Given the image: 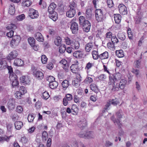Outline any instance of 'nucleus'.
<instances>
[{
    "mask_svg": "<svg viewBox=\"0 0 147 147\" xmlns=\"http://www.w3.org/2000/svg\"><path fill=\"white\" fill-rule=\"evenodd\" d=\"M7 68L9 74L10 80L12 82V86L13 87L17 86L19 84V82L17 76L13 72L12 68L11 66H7Z\"/></svg>",
    "mask_w": 147,
    "mask_h": 147,
    "instance_id": "1",
    "label": "nucleus"
},
{
    "mask_svg": "<svg viewBox=\"0 0 147 147\" xmlns=\"http://www.w3.org/2000/svg\"><path fill=\"white\" fill-rule=\"evenodd\" d=\"M21 40V38L19 35H14L13 37L12 40L11 41V46L13 48L15 47L18 45Z\"/></svg>",
    "mask_w": 147,
    "mask_h": 147,
    "instance_id": "2",
    "label": "nucleus"
},
{
    "mask_svg": "<svg viewBox=\"0 0 147 147\" xmlns=\"http://www.w3.org/2000/svg\"><path fill=\"white\" fill-rule=\"evenodd\" d=\"M109 81L108 82V85L110 88L113 91L118 90H119V88L117 87V84L115 86V82L111 76H109Z\"/></svg>",
    "mask_w": 147,
    "mask_h": 147,
    "instance_id": "3",
    "label": "nucleus"
},
{
    "mask_svg": "<svg viewBox=\"0 0 147 147\" xmlns=\"http://www.w3.org/2000/svg\"><path fill=\"white\" fill-rule=\"evenodd\" d=\"M76 107V105H73L71 109L69 107L67 108L66 111V113H71L74 115H76L78 110V109Z\"/></svg>",
    "mask_w": 147,
    "mask_h": 147,
    "instance_id": "4",
    "label": "nucleus"
},
{
    "mask_svg": "<svg viewBox=\"0 0 147 147\" xmlns=\"http://www.w3.org/2000/svg\"><path fill=\"white\" fill-rule=\"evenodd\" d=\"M15 100L13 98L9 99L7 103V107L9 110L14 109L15 107Z\"/></svg>",
    "mask_w": 147,
    "mask_h": 147,
    "instance_id": "5",
    "label": "nucleus"
},
{
    "mask_svg": "<svg viewBox=\"0 0 147 147\" xmlns=\"http://www.w3.org/2000/svg\"><path fill=\"white\" fill-rule=\"evenodd\" d=\"M70 28L73 34H77L78 32V24L76 22H73L71 24Z\"/></svg>",
    "mask_w": 147,
    "mask_h": 147,
    "instance_id": "6",
    "label": "nucleus"
},
{
    "mask_svg": "<svg viewBox=\"0 0 147 147\" xmlns=\"http://www.w3.org/2000/svg\"><path fill=\"white\" fill-rule=\"evenodd\" d=\"M73 99L72 95L70 94H67L65 95L63 100V103L64 105L67 106L68 103V101H70Z\"/></svg>",
    "mask_w": 147,
    "mask_h": 147,
    "instance_id": "7",
    "label": "nucleus"
},
{
    "mask_svg": "<svg viewBox=\"0 0 147 147\" xmlns=\"http://www.w3.org/2000/svg\"><path fill=\"white\" fill-rule=\"evenodd\" d=\"M120 13L123 15H125L127 13V10L126 6L123 4H121L118 7Z\"/></svg>",
    "mask_w": 147,
    "mask_h": 147,
    "instance_id": "8",
    "label": "nucleus"
},
{
    "mask_svg": "<svg viewBox=\"0 0 147 147\" xmlns=\"http://www.w3.org/2000/svg\"><path fill=\"white\" fill-rule=\"evenodd\" d=\"M20 82L24 85L29 84L30 82V78L28 76H23L20 77Z\"/></svg>",
    "mask_w": 147,
    "mask_h": 147,
    "instance_id": "9",
    "label": "nucleus"
},
{
    "mask_svg": "<svg viewBox=\"0 0 147 147\" xmlns=\"http://www.w3.org/2000/svg\"><path fill=\"white\" fill-rule=\"evenodd\" d=\"M38 11L33 9L30 10L29 16L32 19L37 18L38 16Z\"/></svg>",
    "mask_w": 147,
    "mask_h": 147,
    "instance_id": "10",
    "label": "nucleus"
},
{
    "mask_svg": "<svg viewBox=\"0 0 147 147\" xmlns=\"http://www.w3.org/2000/svg\"><path fill=\"white\" fill-rule=\"evenodd\" d=\"M76 14L75 9L73 8H70L67 11L66 15L68 17L71 18L74 17Z\"/></svg>",
    "mask_w": 147,
    "mask_h": 147,
    "instance_id": "11",
    "label": "nucleus"
},
{
    "mask_svg": "<svg viewBox=\"0 0 147 147\" xmlns=\"http://www.w3.org/2000/svg\"><path fill=\"white\" fill-rule=\"evenodd\" d=\"M34 76L38 80H41L44 77L43 73L41 71L38 70L34 72Z\"/></svg>",
    "mask_w": 147,
    "mask_h": 147,
    "instance_id": "12",
    "label": "nucleus"
},
{
    "mask_svg": "<svg viewBox=\"0 0 147 147\" xmlns=\"http://www.w3.org/2000/svg\"><path fill=\"white\" fill-rule=\"evenodd\" d=\"M18 55V53L17 51L14 50L12 51L9 53L7 57L8 60H11L15 58Z\"/></svg>",
    "mask_w": 147,
    "mask_h": 147,
    "instance_id": "13",
    "label": "nucleus"
},
{
    "mask_svg": "<svg viewBox=\"0 0 147 147\" xmlns=\"http://www.w3.org/2000/svg\"><path fill=\"white\" fill-rule=\"evenodd\" d=\"M35 39L38 41L43 42L44 41V39L42 34L39 32H37L35 33L34 35Z\"/></svg>",
    "mask_w": 147,
    "mask_h": 147,
    "instance_id": "14",
    "label": "nucleus"
},
{
    "mask_svg": "<svg viewBox=\"0 0 147 147\" xmlns=\"http://www.w3.org/2000/svg\"><path fill=\"white\" fill-rule=\"evenodd\" d=\"M87 125V122L86 120L85 119H82L78 122V126L80 128L84 127L86 126Z\"/></svg>",
    "mask_w": 147,
    "mask_h": 147,
    "instance_id": "15",
    "label": "nucleus"
},
{
    "mask_svg": "<svg viewBox=\"0 0 147 147\" xmlns=\"http://www.w3.org/2000/svg\"><path fill=\"white\" fill-rule=\"evenodd\" d=\"M81 77L80 76L76 78H75L74 80L72 81V85L76 87L78 86L81 80Z\"/></svg>",
    "mask_w": 147,
    "mask_h": 147,
    "instance_id": "16",
    "label": "nucleus"
},
{
    "mask_svg": "<svg viewBox=\"0 0 147 147\" xmlns=\"http://www.w3.org/2000/svg\"><path fill=\"white\" fill-rule=\"evenodd\" d=\"M127 83V81L125 79H122L120 80L119 85H117V87L119 86V88L121 89H123L124 88L125 86Z\"/></svg>",
    "mask_w": 147,
    "mask_h": 147,
    "instance_id": "17",
    "label": "nucleus"
},
{
    "mask_svg": "<svg viewBox=\"0 0 147 147\" xmlns=\"http://www.w3.org/2000/svg\"><path fill=\"white\" fill-rule=\"evenodd\" d=\"M73 56L76 59H80L82 57L83 54L80 51H76L73 53Z\"/></svg>",
    "mask_w": 147,
    "mask_h": 147,
    "instance_id": "18",
    "label": "nucleus"
},
{
    "mask_svg": "<svg viewBox=\"0 0 147 147\" xmlns=\"http://www.w3.org/2000/svg\"><path fill=\"white\" fill-rule=\"evenodd\" d=\"M13 64L15 66H20L23 65L24 63L23 61L21 59L17 58L15 59Z\"/></svg>",
    "mask_w": 147,
    "mask_h": 147,
    "instance_id": "19",
    "label": "nucleus"
},
{
    "mask_svg": "<svg viewBox=\"0 0 147 147\" xmlns=\"http://www.w3.org/2000/svg\"><path fill=\"white\" fill-rule=\"evenodd\" d=\"M111 77L114 80L116 83V82L117 81L120 80L121 78V75L119 73H115L113 74Z\"/></svg>",
    "mask_w": 147,
    "mask_h": 147,
    "instance_id": "20",
    "label": "nucleus"
},
{
    "mask_svg": "<svg viewBox=\"0 0 147 147\" xmlns=\"http://www.w3.org/2000/svg\"><path fill=\"white\" fill-rule=\"evenodd\" d=\"M49 17L54 21H56L58 18V15L56 12L49 14Z\"/></svg>",
    "mask_w": 147,
    "mask_h": 147,
    "instance_id": "21",
    "label": "nucleus"
},
{
    "mask_svg": "<svg viewBox=\"0 0 147 147\" xmlns=\"http://www.w3.org/2000/svg\"><path fill=\"white\" fill-rule=\"evenodd\" d=\"M115 21L117 24H119L121 20V17L119 14H115L114 15Z\"/></svg>",
    "mask_w": 147,
    "mask_h": 147,
    "instance_id": "22",
    "label": "nucleus"
},
{
    "mask_svg": "<svg viewBox=\"0 0 147 147\" xmlns=\"http://www.w3.org/2000/svg\"><path fill=\"white\" fill-rule=\"evenodd\" d=\"M90 90L96 93H98L99 92L98 87L94 84H91L90 85Z\"/></svg>",
    "mask_w": 147,
    "mask_h": 147,
    "instance_id": "23",
    "label": "nucleus"
},
{
    "mask_svg": "<svg viewBox=\"0 0 147 147\" xmlns=\"http://www.w3.org/2000/svg\"><path fill=\"white\" fill-rule=\"evenodd\" d=\"M15 12V7L14 4L12 3L9 6L8 13L11 15H13Z\"/></svg>",
    "mask_w": 147,
    "mask_h": 147,
    "instance_id": "24",
    "label": "nucleus"
},
{
    "mask_svg": "<svg viewBox=\"0 0 147 147\" xmlns=\"http://www.w3.org/2000/svg\"><path fill=\"white\" fill-rule=\"evenodd\" d=\"M118 103V101L117 99H112L110 100L107 102V106L109 107L111 104H112L114 106H116Z\"/></svg>",
    "mask_w": 147,
    "mask_h": 147,
    "instance_id": "25",
    "label": "nucleus"
},
{
    "mask_svg": "<svg viewBox=\"0 0 147 147\" xmlns=\"http://www.w3.org/2000/svg\"><path fill=\"white\" fill-rule=\"evenodd\" d=\"M14 125L16 129H20L23 126V123L20 121H16L14 123Z\"/></svg>",
    "mask_w": 147,
    "mask_h": 147,
    "instance_id": "26",
    "label": "nucleus"
},
{
    "mask_svg": "<svg viewBox=\"0 0 147 147\" xmlns=\"http://www.w3.org/2000/svg\"><path fill=\"white\" fill-rule=\"evenodd\" d=\"M58 85V82L55 81L50 82V83L49 84V86L50 88L53 89L56 88Z\"/></svg>",
    "mask_w": 147,
    "mask_h": 147,
    "instance_id": "27",
    "label": "nucleus"
},
{
    "mask_svg": "<svg viewBox=\"0 0 147 147\" xmlns=\"http://www.w3.org/2000/svg\"><path fill=\"white\" fill-rule=\"evenodd\" d=\"M11 136H0V142L2 143H3L4 141L8 142L10 138L11 137Z\"/></svg>",
    "mask_w": 147,
    "mask_h": 147,
    "instance_id": "28",
    "label": "nucleus"
},
{
    "mask_svg": "<svg viewBox=\"0 0 147 147\" xmlns=\"http://www.w3.org/2000/svg\"><path fill=\"white\" fill-rule=\"evenodd\" d=\"M93 46V44L92 42H90L87 44L85 48V50L86 51L89 52Z\"/></svg>",
    "mask_w": 147,
    "mask_h": 147,
    "instance_id": "29",
    "label": "nucleus"
},
{
    "mask_svg": "<svg viewBox=\"0 0 147 147\" xmlns=\"http://www.w3.org/2000/svg\"><path fill=\"white\" fill-rule=\"evenodd\" d=\"M95 16L96 21L98 22H103L105 18L104 15Z\"/></svg>",
    "mask_w": 147,
    "mask_h": 147,
    "instance_id": "30",
    "label": "nucleus"
},
{
    "mask_svg": "<svg viewBox=\"0 0 147 147\" xmlns=\"http://www.w3.org/2000/svg\"><path fill=\"white\" fill-rule=\"evenodd\" d=\"M109 57L108 53L107 51H105L103 53L99 55V58L101 59H107Z\"/></svg>",
    "mask_w": 147,
    "mask_h": 147,
    "instance_id": "31",
    "label": "nucleus"
},
{
    "mask_svg": "<svg viewBox=\"0 0 147 147\" xmlns=\"http://www.w3.org/2000/svg\"><path fill=\"white\" fill-rule=\"evenodd\" d=\"M69 81L66 80H64L62 83L61 85L63 89L64 90H65L69 86Z\"/></svg>",
    "mask_w": 147,
    "mask_h": 147,
    "instance_id": "32",
    "label": "nucleus"
},
{
    "mask_svg": "<svg viewBox=\"0 0 147 147\" xmlns=\"http://www.w3.org/2000/svg\"><path fill=\"white\" fill-rule=\"evenodd\" d=\"M71 46L73 49H78L80 47L79 43L78 42L75 41L72 42Z\"/></svg>",
    "mask_w": 147,
    "mask_h": 147,
    "instance_id": "33",
    "label": "nucleus"
},
{
    "mask_svg": "<svg viewBox=\"0 0 147 147\" xmlns=\"http://www.w3.org/2000/svg\"><path fill=\"white\" fill-rule=\"evenodd\" d=\"M61 39L59 36L57 37L56 38L54 39V43L57 46H61Z\"/></svg>",
    "mask_w": 147,
    "mask_h": 147,
    "instance_id": "34",
    "label": "nucleus"
},
{
    "mask_svg": "<svg viewBox=\"0 0 147 147\" xmlns=\"http://www.w3.org/2000/svg\"><path fill=\"white\" fill-rule=\"evenodd\" d=\"M115 53L116 56L118 57L121 58L124 56L123 51L122 50L116 51Z\"/></svg>",
    "mask_w": 147,
    "mask_h": 147,
    "instance_id": "35",
    "label": "nucleus"
},
{
    "mask_svg": "<svg viewBox=\"0 0 147 147\" xmlns=\"http://www.w3.org/2000/svg\"><path fill=\"white\" fill-rule=\"evenodd\" d=\"M48 138V134L47 132L44 131L42 133V140L44 142H45Z\"/></svg>",
    "mask_w": 147,
    "mask_h": 147,
    "instance_id": "36",
    "label": "nucleus"
},
{
    "mask_svg": "<svg viewBox=\"0 0 147 147\" xmlns=\"http://www.w3.org/2000/svg\"><path fill=\"white\" fill-rule=\"evenodd\" d=\"M28 43L31 46L34 45L35 43V39L32 37H30L28 39Z\"/></svg>",
    "mask_w": 147,
    "mask_h": 147,
    "instance_id": "37",
    "label": "nucleus"
},
{
    "mask_svg": "<svg viewBox=\"0 0 147 147\" xmlns=\"http://www.w3.org/2000/svg\"><path fill=\"white\" fill-rule=\"evenodd\" d=\"M117 36L119 39L122 40H124L125 39V36L123 33H118L117 34Z\"/></svg>",
    "mask_w": 147,
    "mask_h": 147,
    "instance_id": "38",
    "label": "nucleus"
},
{
    "mask_svg": "<svg viewBox=\"0 0 147 147\" xmlns=\"http://www.w3.org/2000/svg\"><path fill=\"white\" fill-rule=\"evenodd\" d=\"M116 117L118 118L117 119H119L120 121L121 118H122L123 115L122 110L121 109L119 110L116 112Z\"/></svg>",
    "mask_w": 147,
    "mask_h": 147,
    "instance_id": "39",
    "label": "nucleus"
},
{
    "mask_svg": "<svg viewBox=\"0 0 147 147\" xmlns=\"http://www.w3.org/2000/svg\"><path fill=\"white\" fill-rule=\"evenodd\" d=\"M93 58L94 59H97L99 57V55L98 54V52L97 51H93L92 52Z\"/></svg>",
    "mask_w": 147,
    "mask_h": 147,
    "instance_id": "40",
    "label": "nucleus"
},
{
    "mask_svg": "<svg viewBox=\"0 0 147 147\" xmlns=\"http://www.w3.org/2000/svg\"><path fill=\"white\" fill-rule=\"evenodd\" d=\"M86 138L90 139L93 138L94 137L93 133L92 132L89 131L86 132Z\"/></svg>",
    "mask_w": 147,
    "mask_h": 147,
    "instance_id": "41",
    "label": "nucleus"
},
{
    "mask_svg": "<svg viewBox=\"0 0 147 147\" xmlns=\"http://www.w3.org/2000/svg\"><path fill=\"white\" fill-rule=\"evenodd\" d=\"M46 80L50 82H53L55 81V78L52 76H47L46 78Z\"/></svg>",
    "mask_w": 147,
    "mask_h": 147,
    "instance_id": "42",
    "label": "nucleus"
},
{
    "mask_svg": "<svg viewBox=\"0 0 147 147\" xmlns=\"http://www.w3.org/2000/svg\"><path fill=\"white\" fill-rule=\"evenodd\" d=\"M111 119L114 123H116L119 126H120L121 123H120V121L119 119H115V117L114 116H113L111 117Z\"/></svg>",
    "mask_w": 147,
    "mask_h": 147,
    "instance_id": "43",
    "label": "nucleus"
},
{
    "mask_svg": "<svg viewBox=\"0 0 147 147\" xmlns=\"http://www.w3.org/2000/svg\"><path fill=\"white\" fill-rule=\"evenodd\" d=\"M74 145L77 146L78 147H86V146L81 142H80L78 143L75 140L74 142Z\"/></svg>",
    "mask_w": 147,
    "mask_h": 147,
    "instance_id": "44",
    "label": "nucleus"
},
{
    "mask_svg": "<svg viewBox=\"0 0 147 147\" xmlns=\"http://www.w3.org/2000/svg\"><path fill=\"white\" fill-rule=\"evenodd\" d=\"M17 28L16 26L14 24H9L8 26L6 27L7 30H14L15 29Z\"/></svg>",
    "mask_w": 147,
    "mask_h": 147,
    "instance_id": "45",
    "label": "nucleus"
},
{
    "mask_svg": "<svg viewBox=\"0 0 147 147\" xmlns=\"http://www.w3.org/2000/svg\"><path fill=\"white\" fill-rule=\"evenodd\" d=\"M104 15L102 11L100 9H96L95 11V15Z\"/></svg>",
    "mask_w": 147,
    "mask_h": 147,
    "instance_id": "46",
    "label": "nucleus"
},
{
    "mask_svg": "<svg viewBox=\"0 0 147 147\" xmlns=\"http://www.w3.org/2000/svg\"><path fill=\"white\" fill-rule=\"evenodd\" d=\"M50 96L48 92L45 91L42 94V98L45 99H47Z\"/></svg>",
    "mask_w": 147,
    "mask_h": 147,
    "instance_id": "47",
    "label": "nucleus"
},
{
    "mask_svg": "<svg viewBox=\"0 0 147 147\" xmlns=\"http://www.w3.org/2000/svg\"><path fill=\"white\" fill-rule=\"evenodd\" d=\"M47 58L46 56L44 55H42L41 56V60L43 64H45L47 62Z\"/></svg>",
    "mask_w": 147,
    "mask_h": 147,
    "instance_id": "48",
    "label": "nucleus"
},
{
    "mask_svg": "<svg viewBox=\"0 0 147 147\" xmlns=\"http://www.w3.org/2000/svg\"><path fill=\"white\" fill-rule=\"evenodd\" d=\"M6 65L7 63L5 61H0V69L4 68V67H6Z\"/></svg>",
    "mask_w": 147,
    "mask_h": 147,
    "instance_id": "49",
    "label": "nucleus"
},
{
    "mask_svg": "<svg viewBox=\"0 0 147 147\" xmlns=\"http://www.w3.org/2000/svg\"><path fill=\"white\" fill-rule=\"evenodd\" d=\"M86 132H84L83 131H81L78 134V136H79L81 138H86Z\"/></svg>",
    "mask_w": 147,
    "mask_h": 147,
    "instance_id": "50",
    "label": "nucleus"
},
{
    "mask_svg": "<svg viewBox=\"0 0 147 147\" xmlns=\"http://www.w3.org/2000/svg\"><path fill=\"white\" fill-rule=\"evenodd\" d=\"M63 48L65 49V50H66L67 52L69 53H71L72 52V47H67L66 48V45H63Z\"/></svg>",
    "mask_w": 147,
    "mask_h": 147,
    "instance_id": "51",
    "label": "nucleus"
},
{
    "mask_svg": "<svg viewBox=\"0 0 147 147\" xmlns=\"http://www.w3.org/2000/svg\"><path fill=\"white\" fill-rule=\"evenodd\" d=\"M25 15L24 14H22L19 15L16 17V19L19 21H21L25 18Z\"/></svg>",
    "mask_w": 147,
    "mask_h": 147,
    "instance_id": "52",
    "label": "nucleus"
},
{
    "mask_svg": "<svg viewBox=\"0 0 147 147\" xmlns=\"http://www.w3.org/2000/svg\"><path fill=\"white\" fill-rule=\"evenodd\" d=\"M111 40L112 42L114 44H115V43H117L119 42L118 39L115 36H113L111 37Z\"/></svg>",
    "mask_w": 147,
    "mask_h": 147,
    "instance_id": "53",
    "label": "nucleus"
},
{
    "mask_svg": "<svg viewBox=\"0 0 147 147\" xmlns=\"http://www.w3.org/2000/svg\"><path fill=\"white\" fill-rule=\"evenodd\" d=\"M19 91L22 92L23 94L27 92V90L26 88L23 86H21L20 87Z\"/></svg>",
    "mask_w": 147,
    "mask_h": 147,
    "instance_id": "54",
    "label": "nucleus"
},
{
    "mask_svg": "<svg viewBox=\"0 0 147 147\" xmlns=\"http://www.w3.org/2000/svg\"><path fill=\"white\" fill-rule=\"evenodd\" d=\"M90 27L91 25H89L87 26L83 27V29L84 32H88L89 31Z\"/></svg>",
    "mask_w": 147,
    "mask_h": 147,
    "instance_id": "55",
    "label": "nucleus"
},
{
    "mask_svg": "<svg viewBox=\"0 0 147 147\" xmlns=\"http://www.w3.org/2000/svg\"><path fill=\"white\" fill-rule=\"evenodd\" d=\"M135 67L136 68H139L140 67V61L139 60H137L134 62Z\"/></svg>",
    "mask_w": 147,
    "mask_h": 147,
    "instance_id": "56",
    "label": "nucleus"
},
{
    "mask_svg": "<svg viewBox=\"0 0 147 147\" xmlns=\"http://www.w3.org/2000/svg\"><path fill=\"white\" fill-rule=\"evenodd\" d=\"M89 25H91L90 22L88 20H86L84 22H83L82 24L80 25L82 26L83 27L87 26Z\"/></svg>",
    "mask_w": 147,
    "mask_h": 147,
    "instance_id": "57",
    "label": "nucleus"
},
{
    "mask_svg": "<svg viewBox=\"0 0 147 147\" xmlns=\"http://www.w3.org/2000/svg\"><path fill=\"white\" fill-rule=\"evenodd\" d=\"M23 94L20 91H18L15 94L16 97L18 99H20Z\"/></svg>",
    "mask_w": 147,
    "mask_h": 147,
    "instance_id": "58",
    "label": "nucleus"
},
{
    "mask_svg": "<svg viewBox=\"0 0 147 147\" xmlns=\"http://www.w3.org/2000/svg\"><path fill=\"white\" fill-rule=\"evenodd\" d=\"M107 3L109 7H112L113 5V3L112 0H107Z\"/></svg>",
    "mask_w": 147,
    "mask_h": 147,
    "instance_id": "59",
    "label": "nucleus"
},
{
    "mask_svg": "<svg viewBox=\"0 0 147 147\" xmlns=\"http://www.w3.org/2000/svg\"><path fill=\"white\" fill-rule=\"evenodd\" d=\"M34 119V117L32 114H29L28 115V119L29 122H31L33 121Z\"/></svg>",
    "mask_w": 147,
    "mask_h": 147,
    "instance_id": "60",
    "label": "nucleus"
},
{
    "mask_svg": "<svg viewBox=\"0 0 147 147\" xmlns=\"http://www.w3.org/2000/svg\"><path fill=\"white\" fill-rule=\"evenodd\" d=\"M79 21L80 24L81 25L82 24L83 22H84L86 20L84 16H81L79 17Z\"/></svg>",
    "mask_w": 147,
    "mask_h": 147,
    "instance_id": "61",
    "label": "nucleus"
},
{
    "mask_svg": "<svg viewBox=\"0 0 147 147\" xmlns=\"http://www.w3.org/2000/svg\"><path fill=\"white\" fill-rule=\"evenodd\" d=\"M13 33L14 31L12 30H11L9 32L7 33V36L11 38L14 36Z\"/></svg>",
    "mask_w": 147,
    "mask_h": 147,
    "instance_id": "62",
    "label": "nucleus"
},
{
    "mask_svg": "<svg viewBox=\"0 0 147 147\" xmlns=\"http://www.w3.org/2000/svg\"><path fill=\"white\" fill-rule=\"evenodd\" d=\"M65 41L66 44L68 45H71L72 44V42H73L70 38L68 37L66 38L65 39Z\"/></svg>",
    "mask_w": 147,
    "mask_h": 147,
    "instance_id": "63",
    "label": "nucleus"
},
{
    "mask_svg": "<svg viewBox=\"0 0 147 147\" xmlns=\"http://www.w3.org/2000/svg\"><path fill=\"white\" fill-rule=\"evenodd\" d=\"M93 65L94 64L93 63L89 62L87 64L85 69L88 70L91 68Z\"/></svg>",
    "mask_w": 147,
    "mask_h": 147,
    "instance_id": "64",
    "label": "nucleus"
}]
</instances>
